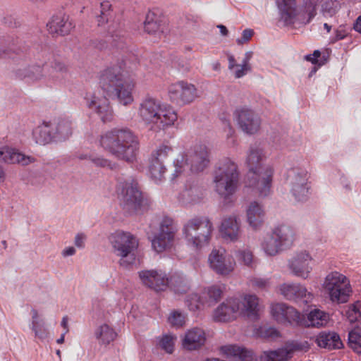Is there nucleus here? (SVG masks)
Instances as JSON below:
<instances>
[{
  "instance_id": "nucleus-18",
  "label": "nucleus",
  "mask_w": 361,
  "mask_h": 361,
  "mask_svg": "<svg viewBox=\"0 0 361 361\" xmlns=\"http://www.w3.org/2000/svg\"><path fill=\"white\" fill-rule=\"evenodd\" d=\"M142 283L156 290H164L168 287L169 278L164 272L159 270H143L139 272Z\"/></svg>"
},
{
  "instance_id": "nucleus-61",
  "label": "nucleus",
  "mask_w": 361,
  "mask_h": 361,
  "mask_svg": "<svg viewBox=\"0 0 361 361\" xmlns=\"http://www.w3.org/2000/svg\"><path fill=\"white\" fill-rule=\"evenodd\" d=\"M75 253V249L73 247H68L63 250L62 255L63 257L73 255Z\"/></svg>"
},
{
  "instance_id": "nucleus-44",
  "label": "nucleus",
  "mask_w": 361,
  "mask_h": 361,
  "mask_svg": "<svg viewBox=\"0 0 361 361\" xmlns=\"http://www.w3.org/2000/svg\"><path fill=\"white\" fill-rule=\"evenodd\" d=\"M51 68L53 70V72L50 74V76L53 79L59 78V76L56 75L54 74V72H56V73H59L61 75V77L63 78L68 71V66L63 62L59 59H54L51 62Z\"/></svg>"
},
{
  "instance_id": "nucleus-41",
  "label": "nucleus",
  "mask_w": 361,
  "mask_h": 361,
  "mask_svg": "<svg viewBox=\"0 0 361 361\" xmlns=\"http://www.w3.org/2000/svg\"><path fill=\"white\" fill-rule=\"evenodd\" d=\"M236 254L238 259L245 266L250 268L256 266V261L251 251L248 250H238Z\"/></svg>"
},
{
  "instance_id": "nucleus-2",
  "label": "nucleus",
  "mask_w": 361,
  "mask_h": 361,
  "mask_svg": "<svg viewBox=\"0 0 361 361\" xmlns=\"http://www.w3.org/2000/svg\"><path fill=\"white\" fill-rule=\"evenodd\" d=\"M100 145L116 158L133 162L139 149L137 137L128 128H114L100 137Z\"/></svg>"
},
{
  "instance_id": "nucleus-13",
  "label": "nucleus",
  "mask_w": 361,
  "mask_h": 361,
  "mask_svg": "<svg viewBox=\"0 0 361 361\" xmlns=\"http://www.w3.org/2000/svg\"><path fill=\"white\" fill-rule=\"evenodd\" d=\"M177 231L174 221L169 217H164L160 223L159 233L152 240V246L157 252H161L171 247Z\"/></svg>"
},
{
  "instance_id": "nucleus-53",
  "label": "nucleus",
  "mask_w": 361,
  "mask_h": 361,
  "mask_svg": "<svg viewBox=\"0 0 361 361\" xmlns=\"http://www.w3.org/2000/svg\"><path fill=\"white\" fill-rule=\"evenodd\" d=\"M197 188H190V189H186L185 190H184L182 193V196L183 197V198H185L186 199V202H196L197 201L199 200L200 199V197L195 195V193L197 192Z\"/></svg>"
},
{
  "instance_id": "nucleus-45",
  "label": "nucleus",
  "mask_w": 361,
  "mask_h": 361,
  "mask_svg": "<svg viewBox=\"0 0 361 361\" xmlns=\"http://www.w3.org/2000/svg\"><path fill=\"white\" fill-rule=\"evenodd\" d=\"M185 303L188 309L192 312L199 310L203 305V301L196 293L189 295L186 298Z\"/></svg>"
},
{
  "instance_id": "nucleus-22",
  "label": "nucleus",
  "mask_w": 361,
  "mask_h": 361,
  "mask_svg": "<svg viewBox=\"0 0 361 361\" xmlns=\"http://www.w3.org/2000/svg\"><path fill=\"white\" fill-rule=\"evenodd\" d=\"M50 125L54 142L65 141L73 133L72 123L66 118H59L51 122L50 121Z\"/></svg>"
},
{
  "instance_id": "nucleus-20",
  "label": "nucleus",
  "mask_w": 361,
  "mask_h": 361,
  "mask_svg": "<svg viewBox=\"0 0 361 361\" xmlns=\"http://www.w3.org/2000/svg\"><path fill=\"white\" fill-rule=\"evenodd\" d=\"M311 261L312 257L308 252H300L289 260L288 267L295 276L306 279L312 271Z\"/></svg>"
},
{
  "instance_id": "nucleus-34",
  "label": "nucleus",
  "mask_w": 361,
  "mask_h": 361,
  "mask_svg": "<svg viewBox=\"0 0 361 361\" xmlns=\"http://www.w3.org/2000/svg\"><path fill=\"white\" fill-rule=\"evenodd\" d=\"M258 300V298L255 295H246L243 303H240V310H241L248 317L257 318L259 311Z\"/></svg>"
},
{
  "instance_id": "nucleus-49",
  "label": "nucleus",
  "mask_w": 361,
  "mask_h": 361,
  "mask_svg": "<svg viewBox=\"0 0 361 361\" xmlns=\"http://www.w3.org/2000/svg\"><path fill=\"white\" fill-rule=\"evenodd\" d=\"M168 320L172 326L180 327L185 323V316L180 311L174 310L169 317Z\"/></svg>"
},
{
  "instance_id": "nucleus-4",
  "label": "nucleus",
  "mask_w": 361,
  "mask_h": 361,
  "mask_svg": "<svg viewBox=\"0 0 361 361\" xmlns=\"http://www.w3.org/2000/svg\"><path fill=\"white\" fill-rule=\"evenodd\" d=\"M284 25H307L317 15L316 0H276Z\"/></svg>"
},
{
  "instance_id": "nucleus-24",
  "label": "nucleus",
  "mask_w": 361,
  "mask_h": 361,
  "mask_svg": "<svg viewBox=\"0 0 361 361\" xmlns=\"http://www.w3.org/2000/svg\"><path fill=\"white\" fill-rule=\"evenodd\" d=\"M329 314L319 309L311 310L307 319L301 314V320L304 322L300 326L320 328L326 326L329 322Z\"/></svg>"
},
{
  "instance_id": "nucleus-60",
  "label": "nucleus",
  "mask_w": 361,
  "mask_h": 361,
  "mask_svg": "<svg viewBox=\"0 0 361 361\" xmlns=\"http://www.w3.org/2000/svg\"><path fill=\"white\" fill-rule=\"evenodd\" d=\"M85 236L83 234H78L75 238V245L78 247H84Z\"/></svg>"
},
{
  "instance_id": "nucleus-1",
  "label": "nucleus",
  "mask_w": 361,
  "mask_h": 361,
  "mask_svg": "<svg viewBox=\"0 0 361 361\" xmlns=\"http://www.w3.org/2000/svg\"><path fill=\"white\" fill-rule=\"evenodd\" d=\"M99 85L105 97L117 99L125 106L133 101L132 90L134 85L125 79L121 66H114L104 70L99 78ZM88 106L96 111L104 123L112 121L113 111L106 98L99 101L94 99L88 103Z\"/></svg>"
},
{
  "instance_id": "nucleus-5",
  "label": "nucleus",
  "mask_w": 361,
  "mask_h": 361,
  "mask_svg": "<svg viewBox=\"0 0 361 361\" xmlns=\"http://www.w3.org/2000/svg\"><path fill=\"white\" fill-rule=\"evenodd\" d=\"M139 115L145 123L154 124L159 130L171 126L178 118L173 108L162 106L159 101L149 96L140 103Z\"/></svg>"
},
{
  "instance_id": "nucleus-21",
  "label": "nucleus",
  "mask_w": 361,
  "mask_h": 361,
  "mask_svg": "<svg viewBox=\"0 0 361 361\" xmlns=\"http://www.w3.org/2000/svg\"><path fill=\"white\" fill-rule=\"evenodd\" d=\"M280 290L281 294L289 300L304 299V302L307 303L313 297L305 287L298 283H283L281 286Z\"/></svg>"
},
{
  "instance_id": "nucleus-43",
  "label": "nucleus",
  "mask_w": 361,
  "mask_h": 361,
  "mask_svg": "<svg viewBox=\"0 0 361 361\" xmlns=\"http://www.w3.org/2000/svg\"><path fill=\"white\" fill-rule=\"evenodd\" d=\"M171 152V147L162 145L152 154L151 158L165 164V162L168 160L169 154Z\"/></svg>"
},
{
  "instance_id": "nucleus-23",
  "label": "nucleus",
  "mask_w": 361,
  "mask_h": 361,
  "mask_svg": "<svg viewBox=\"0 0 361 361\" xmlns=\"http://www.w3.org/2000/svg\"><path fill=\"white\" fill-rule=\"evenodd\" d=\"M49 33L64 36L69 34L74 25L65 16H54L47 24Z\"/></svg>"
},
{
  "instance_id": "nucleus-17",
  "label": "nucleus",
  "mask_w": 361,
  "mask_h": 361,
  "mask_svg": "<svg viewBox=\"0 0 361 361\" xmlns=\"http://www.w3.org/2000/svg\"><path fill=\"white\" fill-rule=\"evenodd\" d=\"M208 260L211 268L221 275H227L234 269L235 262L226 257L224 250H213Z\"/></svg>"
},
{
  "instance_id": "nucleus-36",
  "label": "nucleus",
  "mask_w": 361,
  "mask_h": 361,
  "mask_svg": "<svg viewBox=\"0 0 361 361\" xmlns=\"http://www.w3.org/2000/svg\"><path fill=\"white\" fill-rule=\"evenodd\" d=\"M292 357V352L286 348L264 351L259 357L260 361H286Z\"/></svg>"
},
{
  "instance_id": "nucleus-55",
  "label": "nucleus",
  "mask_w": 361,
  "mask_h": 361,
  "mask_svg": "<svg viewBox=\"0 0 361 361\" xmlns=\"http://www.w3.org/2000/svg\"><path fill=\"white\" fill-rule=\"evenodd\" d=\"M254 34V31L251 29H245L243 30L242 37L237 39L236 42L238 44H243L247 42Z\"/></svg>"
},
{
  "instance_id": "nucleus-64",
  "label": "nucleus",
  "mask_w": 361,
  "mask_h": 361,
  "mask_svg": "<svg viewBox=\"0 0 361 361\" xmlns=\"http://www.w3.org/2000/svg\"><path fill=\"white\" fill-rule=\"evenodd\" d=\"M354 29L361 33V15L357 18L354 24Z\"/></svg>"
},
{
  "instance_id": "nucleus-35",
  "label": "nucleus",
  "mask_w": 361,
  "mask_h": 361,
  "mask_svg": "<svg viewBox=\"0 0 361 361\" xmlns=\"http://www.w3.org/2000/svg\"><path fill=\"white\" fill-rule=\"evenodd\" d=\"M163 25L161 20L154 13L149 12L146 16V19L144 22V29L146 32L149 35H156L159 32H163Z\"/></svg>"
},
{
  "instance_id": "nucleus-25",
  "label": "nucleus",
  "mask_w": 361,
  "mask_h": 361,
  "mask_svg": "<svg viewBox=\"0 0 361 361\" xmlns=\"http://www.w3.org/2000/svg\"><path fill=\"white\" fill-rule=\"evenodd\" d=\"M0 160L8 164L18 163L23 166H27L35 161L34 157L25 156L8 147H4L0 149Z\"/></svg>"
},
{
  "instance_id": "nucleus-14",
  "label": "nucleus",
  "mask_w": 361,
  "mask_h": 361,
  "mask_svg": "<svg viewBox=\"0 0 361 361\" xmlns=\"http://www.w3.org/2000/svg\"><path fill=\"white\" fill-rule=\"evenodd\" d=\"M234 117L239 128L247 135L257 133L261 126V118L253 110L247 108L236 109Z\"/></svg>"
},
{
  "instance_id": "nucleus-52",
  "label": "nucleus",
  "mask_w": 361,
  "mask_h": 361,
  "mask_svg": "<svg viewBox=\"0 0 361 361\" xmlns=\"http://www.w3.org/2000/svg\"><path fill=\"white\" fill-rule=\"evenodd\" d=\"M159 345L166 353H172L173 351V341L171 336L165 335L161 339Z\"/></svg>"
},
{
  "instance_id": "nucleus-39",
  "label": "nucleus",
  "mask_w": 361,
  "mask_h": 361,
  "mask_svg": "<svg viewBox=\"0 0 361 361\" xmlns=\"http://www.w3.org/2000/svg\"><path fill=\"white\" fill-rule=\"evenodd\" d=\"M149 171L151 178L155 181H161L164 178L166 171L165 164L151 158Z\"/></svg>"
},
{
  "instance_id": "nucleus-8",
  "label": "nucleus",
  "mask_w": 361,
  "mask_h": 361,
  "mask_svg": "<svg viewBox=\"0 0 361 361\" xmlns=\"http://www.w3.org/2000/svg\"><path fill=\"white\" fill-rule=\"evenodd\" d=\"M114 252L121 257L119 264L127 267L135 260V250L138 247L137 238L130 233L116 231L109 237Z\"/></svg>"
},
{
  "instance_id": "nucleus-42",
  "label": "nucleus",
  "mask_w": 361,
  "mask_h": 361,
  "mask_svg": "<svg viewBox=\"0 0 361 361\" xmlns=\"http://www.w3.org/2000/svg\"><path fill=\"white\" fill-rule=\"evenodd\" d=\"M46 66H47L45 65H43L42 66L38 65L32 66L26 71L24 76L32 80H40L44 75L43 72Z\"/></svg>"
},
{
  "instance_id": "nucleus-15",
  "label": "nucleus",
  "mask_w": 361,
  "mask_h": 361,
  "mask_svg": "<svg viewBox=\"0 0 361 361\" xmlns=\"http://www.w3.org/2000/svg\"><path fill=\"white\" fill-rule=\"evenodd\" d=\"M273 318L279 324L300 326L304 322L301 320V314L294 307L285 303H276L271 306Z\"/></svg>"
},
{
  "instance_id": "nucleus-31",
  "label": "nucleus",
  "mask_w": 361,
  "mask_h": 361,
  "mask_svg": "<svg viewBox=\"0 0 361 361\" xmlns=\"http://www.w3.org/2000/svg\"><path fill=\"white\" fill-rule=\"evenodd\" d=\"M264 211L257 202H252L247 209V221L254 228H258L263 222Z\"/></svg>"
},
{
  "instance_id": "nucleus-16",
  "label": "nucleus",
  "mask_w": 361,
  "mask_h": 361,
  "mask_svg": "<svg viewBox=\"0 0 361 361\" xmlns=\"http://www.w3.org/2000/svg\"><path fill=\"white\" fill-rule=\"evenodd\" d=\"M169 94L171 99L178 104H189L198 96L195 85L185 81H179L171 85Z\"/></svg>"
},
{
  "instance_id": "nucleus-51",
  "label": "nucleus",
  "mask_w": 361,
  "mask_h": 361,
  "mask_svg": "<svg viewBox=\"0 0 361 361\" xmlns=\"http://www.w3.org/2000/svg\"><path fill=\"white\" fill-rule=\"evenodd\" d=\"M207 295L209 297V302L216 303L221 299L222 290L219 287L213 286L208 288Z\"/></svg>"
},
{
  "instance_id": "nucleus-47",
  "label": "nucleus",
  "mask_w": 361,
  "mask_h": 361,
  "mask_svg": "<svg viewBox=\"0 0 361 361\" xmlns=\"http://www.w3.org/2000/svg\"><path fill=\"white\" fill-rule=\"evenodd\" d=\"M91 162L97 167L102 168H109L111 170L116 169V164L115 163H112L111 161L98 156L92 155Z\"/></svg>"
},
{
  "instance_id": "nucleus-26",
  "label": "nucleus",
  "mask_w": 361,
  "mask_h": 361,
  "mask_svg": "<svg viewBox=\"0 0 361 361\" xmlns=\"http://www.w3.org/2000/svg\"><path fill=\"white\" fill-rule=\"evenodd\" d=\"M316 343L318 346L328 350L341 349L343 344L339 335L334 331H322L317 338Z\"/></svg>"
},
{
  "instance_id": "nucleus-30",
  "label": "nucleus",
  "mask_w": 361,
  "mask_h": 361,
  "mask_svg": "<svg viewBox=\"0 0 361 361\" xmlns=\"http://www.w3.org/2000/svg\"><path fill=\"white\" fill-rule=\"evenodd\" d=\"M50 122L44 121L41 125L35 128L32 130V138L35 143L45 145L54 141Z\"/></svg>"
},
{
  "instance_id": "nucleus-11",
  "label": "nucleus",
  "mask_w": 361,
  "mask_h": 361,
  "mask_svg": "<svg viewBox=\"0 0 361 361\" xmlns=\"http://www.w3.org/2000/svg\"><path fill=\"white\" fill-rule=\"evenodd\" d=\"M324 288L330 300L337 304L348 302L351 292L348 279L337 271L330 273L326 276Z\"/></svg>"
},
{
  "instance_id": "nucleus-29",
  "label": "nucleus",
  "mask_w": 361,
  "mask_h": 361,
  "mask_svg": "<svg viewBox=\"0 0 361 361\" xmlns=\"http://www.w3.org/2000/svg\"><path fill=\"white\" fill-rule=\"evenodd\" d=\"M220 231L226 240L235 241L240 234V226L235 216L225 218L221 225Z\"/></svg>"
},
{
  "instance_id": "nucleus-58",
  "label": "nucleus",
  "mask_w": 361,
  "mask_h": 361,
  "mask_svg": "<svg viewBox=\"0 0 361 361\" xmlns=\"http://www.w3.org/2000/svg\"><path fill=\"white\" fill-rule=\"evenodd\" d=\"M250 69H251V68H250V65H247L245 67V66H243V64L242 63V65L240 66V68L237 70L235 73V78H240L243 77V75H245L246 74V73L248 71H250Z\"/></svg>"
},
{
  "instance_id": "nucleus-37",
  "label": "nucleus",
  "mask_w": 361,
  "mask_h": 361,
  "mask_svg": "<svg viewBox=\"0 0 361 361\" xmlns=\"http://www.w3.org/2000/svg\"><path fill=\"white\" fill-rule=\"evenodd\" d=\"M262 248L269 256H275L284 250L271 233L264 238L262 243Z\"/></svg>"
},
{
  "instance_id": "nucleus-46",
  "label": "nucleus",
  "mask_w": 361,
  "mask_h": 361,
  "mask_svg": "<svg viewBox=\"0 0 361 361\" xmlns=\"http://www.w3.org/2000/svg\"><path fill=\"white\" fill-rule=\"evenodd\" d=\"M111 4L109 1H104L100 4V15L97 17L98 25H101L108 21L110 16Z\"/></svg>"
},
{
  "instance_id": "nucleus-50",
  "label": "nucleus",
  "mask_w": 361,
  "mask_h": 361,
  "mask_svg": "<svg viewBox=\"0 0 361 361\" xmlns=\"http://www.w3.org/2000/svg\"><path fill=\"white\" fill-rule=\"evenodd\" d=\"M261 336L271 340L276 339L280 336L279 331L274 327H262L260 329Z\"/></svg>"
},
{
  "instance_id": "nucleus-28",
  "label": "nucleus",
  "mask_w": 361,
  "mask_h": 361,
  "mask_svg": "<svg viewBox=\"0 0 361 361\" xmlns=\"http://www.w3.org/2000/svg\"><path fill=\"white\" fill-rule=\"evenodd\" d=\"M271 234L284 250L290 247L294 241V231L287 225L283 224L276 227L273 229Z\"/></svg>"
},
{
  "instance_id": "nucleus-10",
  "label": "nucleus",
  "mask_w": 361,
  "mask_h": 361,
  "mask_svg": "<svg viewBox=\"0 0 361 361\" xmlns=\"http://www.w3.org/2000/svg\"><path fill=\"white\" fill-rule=\"evenodd\" d=\"M212 230V224L207 217H195L184 226L183 233L189 243L199 248L209 243Z\"/></svg>"
},
{
  "instance_id": "nucleus-59",
  "label": "nucleus",
  "mask_w": 361,
  "mask_h": 361,
  "mask_svg": "<svg viewBox=\"0 0 361 361\" xmlns=\"http://www.w3.org/2000/svg\"><path fill=\"white\" fill-rule=\"evenodd\" d=\"M293 348L296 350L307 351L310 349V345L307 341L297 343L294 345Z\"/></svg>"
},
{
  "instance_id": "nucleus-48",
  "label": "nucleus",
  "mask_w": 361,
  "mask_h": 361,
  "mask_svg": "<svg viewBox=\"0 0 361 361\" xmlns=\"http://www.w3.org/2000/svg\"><path fill=\"white\" fill-rule=\"evenodd\" d=\"M32 330L35 332V337L44 340L48 337L49 331L44 326L43 322L32 324Z\"/></svg>"
},
{
  "instance_id": "nucleus-33",
  "label": "nucleus",
  "mask_w": 361,
  "mask_h": 361,
  "mask_svg": "<svg viewBox=\"0 0 361 361\" xmlns=\"http://www.w3.org/2000/svg\"><path fill=\"white\" fill-rule=\"evenodd\" d=\"M221 351L227 356L238 357L241 361H253L252 351L235 345L221 346Z\"/></svg>"
},
{
  "instance_id": "nucleus-12",
  "label": "nucleus",
  "mask_w": 361,
  "mask_h": 361,
  "mask_svg": "<svg viewBox=\"0 0 361 361\" xmlns=\"http://www.w3.org/2000/svg\"><path fill=\"white\" fill-rule=\"evenodd\" d=\"M307 173L301 169L293 168L288 171L286 182L290 192L298 202L305 201L307 198L309 187L307 185Z\"/></svg>"
},
{
  "instance_id": "nucleus-57",
  "label": "nucleus",
  "mask_w": 361,
  "mask_h": 361,
  "mask_svg": "<svg viewBox=\"0 0 361 361\" xmlns=\"http://www.w3.org/2000/svg\"><path fill=\"white\" fill-rule=\"evenodd\" d=\"M123 32L122 30H109V33L111 34L110 37L112 39V42H114L115 46H118L116 43L117 41H120L124 37Z\"/></svg>"
},
{
  "instance_id": "nucleus-40",
  "label": "nucleus",
  "mask_w": 361,
  "mask_h": 361,
  "mask_svg": "<svg viewBox=\"0 0 361 361\" xmlns=\"http://www.w3.org/2000/svg\"><path fill=\"white\" fill-rule=\"evenodd\" d=\"M348 345L357 354H361V328L355 327L348 334Z\"/></svg>"
},
{
  "instance_id": "nucleus-54",
  "label": "nucleus",
  "mask_w": 361,
  "mask_h": 361,
  "mask_svg": "<svg viewBox=\"0 0 361 361\" xmlns=\"http://www.w3.org/2000/svg\"><path fill=\"white\" fill-rule=\"evenodd\" d=\"M251 284L253 287L257 288L259 289H264L267 287L269 283L268 279H262V278H253L250 280Z\"/></svg>"
},
{
  "instance_id": "nucleus-56",
  "label": "nucleus",
  "mask_w": 361,
  "mask_h": 361,
  "mask_svg": "<svg viewBox=\"0 0 361 361\" xmlns=\"http://www.w3.org/2000/svg\"><path fill=\"white\" fill-rule=\"evenodd\" d=\"M16 52L14 48L9 47L8 48H5L1 46L0 48V58H13V54Z\"/></svg>"
},
{
  "instance_id": "nucleus-38",
  "label": "nucleus",
  "mask_w": 361,
  "mask_h": 361,
  "mask_svg": "<svg viewBox=\"0 0 361 361\" xmlns=\"http://www.w3.org/2000/svg\"><path fill=\"white\" fill-rule=\"evenodd\" d=\"M95 336L102 344L108 345L116 338L117 334L109 325L104 324L96 331Z\"/></svg>"
},
{
  "instance_id": "nucleus-62",
  "label": "nucleus",
  "mask_w": 361,
  "mask_h": 361,
  "mask_svg": "<svg viewBox=\"0 0 361 361\" xmlns=\"http://www.w3.org/2000/svg\"><path fill=\"white\" fill-rule=\"evenodd\" d=\"M252 51H247L245 53V58L243 59V63H242L243 64V66L245 67L247 65H250L249 61H250V59L252 58Z\"/></svg>"
},
{
  "instance_id": "nucleus-7",
  "label": "nucleus",
  "mask_w": 361,
  "mask_h": 361,
  "mask_svg": "<svg viewBox=\"0 0 361 361\" xmlns=\"http://www.w3.org/2000/svg\"><path fill=\"white\" fill-rule=\"evenodd\" d=\"M121 205L130 214L147 211L151 204L149 198L142 192L134 179L121 183Z\"/></svg>"
},
{
  "instance_id": "nucleus-63",
  "label": "nucleus",
  "mask_w": 361,
  "mask_h": 361,
  "mask_svg": "<svg viewBox=\"0 0 361 361\" xmlns=\"http://www.w3.org/2000/svg\"><path fill=\"white\" fill-rule=\"evenodd\" d=\"M228 62H229V64H228V68L230 70L233 69L234 68V66H235V58L233 55L231 54H228Z\"/></svg>"
},
{
  "instance_id": "nucleus-3",
  "label": "nucleus",
  "mask_w": 361,
  "mask_h": 361,
  "mask_svg": "<svg viewBox=\"0 0 361 361\" xmlns=\"http://www.w3.org/2000/svg\"><path fill=\"white\" fill-rule=\"evenodd\" d=\"M263 150L257 145L250 147L246 164L248 172L246 176V186L257 190L259 195L266 197L271 192L273 171L271 167L264 166Z\"/></svg>"
},
{
  "instance_id": "nucleus-32",
  "label": "nucleus",
  "mask_w": 361,
  "mask_h": 361,
  "mask_svg": "<svg viewBox=\"0 0 361 361\" xmlns=\"http://www.w3.org/2000/svg\"><path fill=\"white\" fill-rule=\"evenodd\" d=\"M168 286L178 294L186 293L190 288L188 279L179 273H175L169 278Z\"/></svg>"
},
{
  "instance_id": "nucleus-9",
  "label": "nucleus",
  "mask_w": 361,
  "mask_h": 361,
  "mask_svg": "<svg viewBox=\"0 0 361 361\" xmlns=\"http://www.w3.org/2000/svg\"><path fill=\"white\" fill-rule=\"evenodd\" d=\"M209 162L207 147L204 145H195L186 154H180L174 161L175 170L172 179L178 177L183 172L185 166H190V169L192 172H200L207 166Z\"/></svg>"
},
{
  "instance_id": "nucleus-6",
  "label": "nucleus",
  "mask_w": 361,
  "mask_h": 361,
  "mask_svg": "<svg viewBox=\"0 0 361 361\" xmlns=\"http://www.w3.org/2000/svg\"><path fill=\"white\" fill-rule=\"evenodd\" d=\"M239 180L237 164L228 158L220 161L214 171L216 191L221 196H228L235 192Z\"/></svg>"
},
{
  "instance_id": "nucleus-19",
  "label": "nucleus",
  "mask_w": 361,
  "mask_h": 361,
  "mask_svg": "<svg viewBox=\"0 0 361 361\" xmlns=\"http://www.w3.org/2000/svg\"><path fill=\"white\" fill-rule=\"evenodd\" d=\"M240 309V301L231 298L222 302L214 311V319L217 322H227L235 319Z\"/></svg>"
},
{
  "instance_id": "nucleus-27",
  "label": "nucleus",
  "mask_w": 361,
  "mask_h": 361,
  "mask_svg": "<svg viewBox=\"0 0 361 361\" xmlns=\"http://www.w3.org/2000/svg\"><path fill=\"white\" fill-rule=\"evenodd\" d=\"M205 341L204 331L200 328H193L185 334L183 345L188 350H196L203 345Z\"/></svg>"
}]
</instances>
